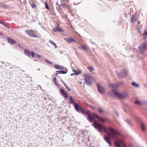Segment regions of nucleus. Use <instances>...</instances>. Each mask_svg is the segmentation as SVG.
I'll use <instances>...</instances> for the list:
<instances>
[{"label":"nucleus","instance_id":"nucleus-52","mask_svg":"<svg viewBox=\"0 0 147 147\" xmlns=\"http://www.w3.org/2000/svg\"><path fill=\"white\" fill-rule=\"evenodd\" d=\"M38 86L40 87V88L42 89V87L40 85H38Z\"/></svg>","mask_w":147,"mask_h":147},{"label":"nucleus","instance_id":"nucleus-15","mask_svg":"<svg viewBox=\"0 0 147 147\" xmlns=\"http://www.w3.org/2000/svg\"><path fill=\"white\" fill-rule=\"evenodd\" d=\"M104 139L110 146H112V144L111 142L110 139L107 136H104Z\"/></svg>","mask_w":147,"mask_h":147},{"label":"nucleus","instance_id":"nucleus-18","mask_svg":"<svg viewBox=\"0 0 147 147\" xmlns=\"http://www.w3.org/2000/svg\"><path fill=\"white\" fill-rule=\"evenodd\" d=\"M78 48L81 50H83L86 51H88L89 48L85 45H80L78 47Z\"/></svg>","mask_w":147,"mask_h":147},{"label":"nucleus","instance_id":"nucleus-7","mask_svg":"<svg viewBox=\"0 0 147 147\" xmlns=\"http://www.w3.org/2000/svg\"><path fill=\"white\" fill-rule=\"evenodd\" d=\"M84 84H86L87 86H91L92 83V79L90 75L85 74Z\"/></svg>","mask_w":147,"mask_h":147},{"label":"nucleus","instance_id":"nucleus-9","mask_svg":"<svg viewBox=\"0 0 147 147\" xmlns=\"http://www.w3.org/2000/svg\"><path fill=\"white\" fill-rule=\"evenodd\" d=\"M25 33L29 36L34 38H38V36L34 32V31L32 30H26L25 32Z\"/></svg>","mask_w":147,"mask_h":147},{"label":"nucleus","instance_id":"nucleus-17","mask_svg":"<svg viewBox=\"0 0 147 147\" xmlns=\"http://www.w3.org/2000/svg\"><path fill=\"white\" fill-rule=\"evenodd\" d=\"M69 99L70 101L69 102L72 104L74 106L75 105V104L77 103L76 102L75 100L72 98V96H71L69 97Z\"/></svg>","mask_w":147,"mask_h":147},{"label":"nucleus","instance_id":"nucleus-36","mask_svg":"<svg viewBox=\"0 0 147 147\" xmlns=\"http://www.w3.org/2000/svg\"><path fill=\"white\" fill-rule=\"evenodd\" d=\"M3 25L4 26H5L7 28H9V26L8 25H7L6 23L4 22L3 23Z\"/></svg>","mask_w":147,"mask_h":147},{"label":"nucleus","instance_id":"nucleus-45","mask_svg":"<svg viewBox=\"0 0 147 147\" xmlns=\"http://www.w3.org/2000/svg\"><path fill=\"white\" fill-rule=\"evenodd\" d=\"M36 55L37 57H38L41 58L42 57L40 55H39L38 54H36Z\"/></svg>","mask_w":147,"mask_h":147},{"label":"nucleus","instance_id":"nucleus-46","mask_svg":"<svg viewBox=\"0 0 147 147\" xmlns=\"http://www.w3.org/2000/svg\"><path fill=\"white\" fill-rule=\"evenodd\" d=\"M61 81L63 83V84L64 85H65V84H66V83L63 81L61 79Z\"/></svg>","mask_w":147,"mask_h":147},{"label":"nucleus","instance_id":"nucleus-25","mask_svg":"<svg viewBox=\"0 0 147 147\" xmlns=\"http://www.w3.org/2000/svg\"><path fill=\"white\" fill-rule=\"evenodd\" d=\"M136 20V16L135 15H132L131 17L130 22L131 23H133Z\"/></svg>","mask_w":147,"mask_h":147},{"label":"nucleus","instance_id":"nucleus-13","mask_svg":"<svg viewBox=\"0 0 147 147\" xmlns=\"http://www.w3.org/2000/svg\"><path fill=\"white\" fill-rule=\"evenodd\" d=\"M57 73L58 74H67L68 72V69L66 67L64 69L60 70L59 71H56Z\"/></svg>","mask_w":147,"mask_h":147},{"label":"nucleus","instance_id":"nucleus-23","mask_svg":"<svg viewBox=\"0 0 147 147\" xmlns=\"http://www.w3.org/2000/svg\"><path fill=\"white\" fill-rule=\"evenodd\" d=\"M109 129H110L111 132L112 134L114 135H115L117 134V132L115 129L112 127H109Z\"/></svg>","mask_w":147,"mask_h":147},{"label":"nucleus","instance_id":"nucleus-62","mask_svg":"<svg viewBox=\"0 0 147 147\" xmlns=\"http://www.w3.org/2000/svg\"><path fill=\"white\" fill-rule=\"evenodd\" d=\"M57 77H58V78H60V77H59V76H57Z\"/></svg>","mask_w":147,"mask_h":147},{"label":"nucleus","instance_id":"nucleus-42","mask_svg":"<svg viewBox=\"0 0 147 147\" xmlns=\"http://www.w3.org/2000/svg\"><path fill=\"white\" fill-rule=\"evenodd\" d=\"M57 81V79L56 77H55L53 78V82H56Z\"/></svg>","mask_w":147,"mask_h":147},{"label":"nucleus","instance_id":"nucleus-37","mask_svg":"<svg viewBox=\"0 0 147 147\" xmlns=\"http://www.w3.org/2000/svg\"><path fill=\"white\" fill-rule=\"evenodd\" d=\"M45 61L46 62L48 63H49L50 64H53V63L52 62L49 61V60H48L47 59H45Z\"/></svg>","mask_w":147,"mask_h":147},{"label":"nucleus","instance_id":"nucleus-40","mask_svg":"<svg viewBox=\"0 0 147 147\" xmlns=\"http://www.w3.org/2000/svg\"><path fill=\"white\" fill-rule=\"evenodd\" d=\"M54 83L58 87H60V85H59V84H58L57 83V81L56 82H54Z\"/></svg>","mask_w":147,"mask_h":147},{"label":"nucleus","instance_id":"nucleus-55","mask_svg":"<svg viewBox=\"0 0 147 147\" xmlns=\"http://www.w3.org/2000/svg\"><path fill=\"white\" fill-rule=\"evenodd\" d=\"M34 61H38V60H36V59H35V60H34Z\"/></svg>","mask_w":147,"mask_h":147},{"label":"nucleus","instance_id":"nucleus-22","mask_svg":"<svg viewBox=\"0 0 147 147\" xmlns=\"http://www.w3.org/2000/svg\"><path fill=\"white\" fill-rule=\"evenodd\" d=\"M24 54L29 57L31 56V51H30L28 49H26L24 51Z\"/></svg>","mask_w":147,"mask_h":147},{"label":"nucleus","instance_id":"nucleus-48","mask_svg":"<svg viewBox=\"0 0 147 147\" xmlns=\"http://www.w3.org/2000/svg\"><path fill=\"white\" fill-rule=\"evenodd\" d=\"M115 114L118 117H119V113H118L117 112H116Z\"/></svg>","mask_w":147,"mask_h":147},{"label":"nucleus","instance_id":"nucleus-10","mask_svg":"<svg viewBox=\"0 0 147 147\" xmlns=\"http://www.w3.org/2000/svg\"><path fill=\"white\" fill-rule=\"evenodd\" d=\"M96 86L98 91L100 93L103 94L105 93V91L104 88L99 83H98Z\"/></svg>","mask_w":147,"mask_h":147},{"label":"nucleus","instance_id":"nucleus-6","mask_svg":"<svg viewBox=\"0 0 147 147\" xmlns=\"http://www.w3.org/2000/svg\"><path fill=\"white\" fill-rule=\"evenodd\" d=\"M117 75L118 78H120L121 79L125 78L127 76L128 71L127 69H123L120 72L116 71Z\"/></svg>","mask_w":147,"mask_h":147},{"label":"nucleus","instance_id":"nucleus-60","mask_svg":"<svg viewBox=\"0 0 147 147\" xmlns=\"http://www.w3.org/2000/svg\"><path fill=\"white\" fill-rule=\"evenodd\" d=\"M92 43H93V44L94 45H95V43H94V42H92Z\"/></svg>","mask_w":147,"mask_h":147},{"label":"nucleus","instance_id":"nucleus-4","mask_svg":"<svg viewBox=\"0 0 147 147\" xmlns=\"http://www.w3.org/2000/svg\"><path fill=\"white\" fill-rule=\"evenodd\" d=\"M74 107L75 111L78 113H81L84 115L90 114L89 113L87 112V110H86L83 106L78 103L75 104Z\"/></svg>","mask_w":147,"mask_h":147},{"label":"nucleus","instance_id":"nucleus-54","mask_svg":"<svg viewBox=\"0 0 147 147\" xmlns=\"http://www.w3.org/2000/svg\"><path fill=\"white\" fill-rule=\"evenodd\" d=\"M0 35H3V33H1V32H0Z\"/></svg>","mask_w":147,"mask_h":147},{"label":"nucleus","instance_id":"nucleus-38","mask_svg":"<svg viewBox=\"0 0 147 147\" xmlns=\"http://www.w3.org/2000/svg\"><path fill=\"white\" fill-rule=\"evenodd\" d=\"M31 5L33 8H35L36 6V4L34 3H33L32 4H31Z\"/></svg>","mask_w":147,"mask_h":147},{"label":"nucleus","instance_id":"nucleus-61","mask_svg":"<svg viewBox=\"0 0 147 147\" xmlns=\"http://www.w3.org/2000/svg\"><path fill=\"white\" fill-rule=\"evenodd\" d=\"M124 110L126 112H127V111L125 109H124Z\"/></svg>","mask_w":147,"mask_h":147},{"label":"nucleus","instance_id":"nucleus-57","mask_svg":"<svg viewBox=\"0 0 147 147\" xmlns=\"http://www.w3.org/2000/svg\"><path fill=\"white\" fill-rule=\"evenodd\" d=\"M38 70L39 71H40V68H38Z\"/></svg>","mask_w":147,"mask_h":147},{"label":"nucleus","instance_id":"nucleus-43","mask_svg":"<svg viewBox=\"0 0 147 147\" xmlns=\"http://www.w3.org/2000/svg\"><path fill=\"white\" fill-rule=\"evenodd\" d=\"M59 24L58 23H56L55 24V26H56V27H58L59 28Z\"/></svg>","mask_w":147,"mask_h":147},{"label":"nucleus","instance_id":"nucleus-24","mask_svg":"<svg viewBox=\"0 0 147 147\" xmlns=\"http://www.w3.org/2000/svg\"><path fill=\"white\" fill-rule=\"evenodd\" d=\"M132 85L135 87H136V88H139L140 87V85L139 84L135 82H133L131 83Z\"/></svg>","mask_w":147,"mask_h":147},{"label":"nucleus","instance_id":"nucleus-8","mask_svg":"<svg viewBox=\"0 0 147 147\" xmlns=\"http://www.w3.org/2000/svg\"><path fill=\"white\" fill-rule=\"evenodd\" d=\"M139 52L141 54H143L144 51L147 50V43H144L140 44L138 47Z\"/></svg>","mask_w":147,"mask_h":147},{"label":"nucleus","instance_id":"nucleus-34","mask_svg":"<svg viewBox=\"0 0 147 147\" xmlns=\"http://www.w3.org/2000/svg\"><path fill=\"white\" fill-rule=\"evenodd\" d=\"M64 86L68 91H71V89L69 88V86L66 84H65V85Z\"/></svg>","mask_w":147,"mask_h":147},{"label":"nucleus","instance_id":"nucleus-53","mask_svg":"<svg viewBox=\"0 0 147 147\" xmlns=\"http://www.w3.org/2000/svg\"><path fill=\"white\" fill-rule=\"evenodd\" d=\"M56 5H58V1H57V2L56 3Z\"/></svg>","mask_w":147,"mask_h":147},{"label":"nucleus","instance_id":"nucleus-58","mask_svg":"<svg viewBox=\"0 0 147 147\" xmlns=\"http://www.w3.org/2000/svg\"><path fill=\"white\" fill-rule=\"evenodd\" d=\"M79 82L80 84H82V82Z\"/></svg>","mask_w":147,"mask_h":147},{"label":"nucleus","instance_id":"nucleus-19","mask_svg":"<svg viewBox=\"0 0 147 147\" xmlns=\"http://www.w3.org/2000/svg\"><path fill=\"white\" fill-rule=\"evenodd\" d=\"M54 67L57 69H64L65 68L64 66L59 65L58 64H55L54 65Z\"/></svg>","mask_w":147,"mask_h":147},{"label":"nucleus","instance_id":"nucleus-41","mask_svg":"<svg viewBox=\"0 0 147 147\" xmlns=\"http://www.w3.org/2000/svg\"><path fill=\"white\" fill-rule=\"evenodd\" d=\"M54 83L58 87H60V85H59V84H58L57 83V81L56 82H54Z\"/></svg>","mask_w":147,"mask_h":147},{"label":"nucleus","instance_id":"nucleus-3","mask_svg":"<svg viewBox=\"0 0 147 147\" xmlns=\"http://www.w3.org/2000/svg\"><path fill=\"white\" fill-rule=\"evenodd\" d=\"M108 94L113 97H115V96H116L120 99H123L126 98L128 95L125 92L120 93L118 92V91L115 92L109 91L108 92Z\"/></svg>","mask_w":147,"mask_h":147},{"label":"nucleus","instance_id":"nucleus-5","mask_svg":"<svg viewBox=\"0 0 147 147\" xmlns=\"http://www.w3.org/2000/svg\"><path fill=\"white\" fill-rule=\"evenodd\" d=\"M123 84V82H118L117 84H115L112 83H111L108 84L109 86L112 88V91H115L116 92L117 91V88L119 86H121Z\"/></svg>","mask_w":147,"mask_h":147},{"label":"nucleus","instance_id":"nucleus-28","mask_svg":"<svg viewBox=\"0 0 147 147\" xmlns=\"http://www.w3.org/2000/svg\"><path fill=\"white\" fill-rule=\"evenodd\" d=\"M125 121H126L127 122V123L129 124L130 125L132 126H133V125L132 122V121L130 119H126L125 120Z\"/></svg>","mask_w":147,"mask_h":147},{"label":"nucleus","instance_id":"nucleus-20","mask_svg":"<svg viewBox=\"0 0 147 147\" xmlns=\"http://www.w3.org/2000/svg\"><path fill=\"white\" fill-rule=\"evenodd\" d=\"M7 42L9 43L12 45H14L16 43V41L13 39L9 38H7Z\"/></svg>","mask_w":147,"mask_h":147},{"label":"nucleus","instance_id":"nucleus-2","mask_svg":"<svg viewBox=\"0 0 147 147\" xmlns=\"http://www.w3.org/2000/svg\"><path fill=\"white\" fill-rule=\"evenodd\" d=\"M92 125L99 132L101 133L102 131L103 130L105 132L107 133L109 136L113 137H114L108 131L106 127L102 125L98 121H95Z\"/></svg>","mask_w":147,"mask_h":147},{"label":"nucleus","instance_id":"nucleus-47","mask_svg":"<svg viewBox=\"0 0 147 147\" xmlns=\"http://www.w3.org/2000/svg\"><path fill=\"white\" fill-rule=\"evenodd\" d=\"M3 22H4L3 21H2V20H0V24H3Z\"/></svg>","mask_w":147,"mask_h":147},{"label":"nucleus","instance_id":"nucleus-63","mask_svg":"<svg viewBox=\"0 0 147 147\" xmlns=\"http://www.w3.org/2000/svg\"><path fill=\"white\" fill-rule=\"evenodd\" d=\"M90 107H91V106H90Z\"/></svg>","mask_w":147,"mask_h":147},{"label":"nucleus","instance_id":"nucleus-21","mask_svg":"<svg viewBox=\"0 0 147 147\" xmlns=\"http://www.w3.org/2000/svg\"><path fill=\"white\" fill-rule=\"evenodd\" d=\"M53 30L54 32H64V30L63 29H61L60 28L58 27H56L53 28Z\"/></svg>","mask_w":147,"mask_h":147},{"label":"nucleus","instance_id":"nucleus-56","mask_svg":"<svg viewBox=\"0 0 147 147\" xmlns=\"http://www.w3.org/2000/svg\"><path fill=\"white\" fill-rule=\"evenodd\" d=\"M57 74H57H57H55V76H58Z\"/></svg>","mask_w":147,"mask_h":147},{"label":"nucleus","instance_id":"nucleus-30","mask_svg":"<svg viewBox=\"0 0 147 147\" xmlns=\"http://www.w3.org/2000/svg\"><path fill=\"white\" fill-rule=\"evenodd\" d=\"M82 71L80 69H78L76 70V72H75V75H78L80 74H81Z\"/></svg>","mask_w":147,"mask_h":147},{"label":"nucleus","instance_id":"nucleus-27","mask_svg":"<svg viewBox=\"0 0 147 147\" xmlns=\"http://www.w3.org/2000/svg\"><path fill=\"white\" fill-rule=\"evenodd\" d=\"M87 69H89L90 72H92L94 70V68L92 66H89L87 67Z\"/></svg>","mask_w":147,"mask_h":147},{"label":"nucleus","instance_id":"nucleus-16","mask_svg":"<svg viewBox=\"0 0 147 147\" xmlns=\"http://www.w3.org/2000/svg\"><path fill=\"white\" fill-rule=\"evenodd\" d=\"M64 39L69 43H70L72 42H76V40L71 37L65 38Z\"/></svg>","mask_w":147,"mask_h":147},{"label":"nucleus","instance_id":"nucleus-29","mask_svg":"<svg viewBox=\"0 0 147 147\" xmlns=\"http://www.w3.org/2000/svg\"><path fill=\"white\" fill-rule=\"evenodd\" d=\"M0 6L2 7H4L5 8H7L8 7V5L5 4L3 3H0Z\"/></svg>","mask_w":147,"mask_h":147},{"label":"nucleus","instance_id":"nucleus-32","mask_svg":"<svg viewBox=\"0 0 147 147\" xmlns=\"http://www.w3.org/2000/svg\"><path fill=\"white\" fill-rule=\"evenodd\" d=\"M49 42L53 45H54L55 47V48H57V45L56 43H55L54 42H53L51 40H50Z\"/></svg>","mask_w":147,"mask_h":147},{"label":"nucleus","instance_id":"nucleus-31","mask_svg":"<svg viewBox=\"0 0 147 147\" xmlns=\"http://www.w3.org/2000/svg\"><path fill=\"white\" fill-rule=\"evenodd\" d=\"M44 3L45 5V8L48 10H50V8L47 3L46 2H45Z\"/></svg>","mask_w":147,"mask_h":147},{"label":"nucleus","instance_id":"nucleus-49","mask_svg":"<svg viewBox=\"0 0 147 147\" xmlns=\"http://www.w3.org/2000/svg\"><path fill=\"white\" fill-rule=\"evenodd\" d=\"M137 30H138V32H140V28L139 27L137 28Z\"/></svg>","mask_w":147,"mask_h":147},{"label":"nucleus","instance_id":"nucleus-14","mask_svg":"<svg viewBox=\"0 0 147 147\" xmlns=\"http://www.w3.org/2000/svg\"><path fill=\"white\" fill-rule=\"evenodd\" d=\"M137 119L140 122V127L142 131L143 132H144L146 130L145 125L144 123L140 120L139 118H137Z\"/></svg>","mask_w":147,"mask_h":147},{"label":"nucleus","instance_id":"nucleus-59","mask_svg":"<svg viewBox=\"0 0 147 147\" xmlns=\"http://www.w3.org/2000/svg\"><path fill=\"white\" fill-rule=\"evenodd\" d=\"M39 24L40 25H41V24L40 23V22H39Z\"/></svg>","mask_w":147,"mask_h":147},{"label":"nucleus","instance_id":"nucleus-12","mask_svg":"<svg viewBox=\"0 0 147 147\" xmlns=\"http://www.w3.org/2000/svg\"><path fill=\"white\" fill-rule=\"evenodd\" d=\"M135 104L136 105L140 106H147V101H146L142 102L139 100H137L135 102Z\"/></svg>","mask_w":147,"mask_h":147},{"label":"nucleus","instance_id":"nucleus-50","mask_svg":"<svg viewBox=\"0 0 147 147\" xmlns=\"http://www.w3.org/2000/svg\"><path fill=\"white\" fill-rule=\"evenodd\" d=\"M75 75V73H72L71 74V76H72L74 75Z\"/></svg>","mask_w":147,"mask_h":147},{"label":"nucleus","instance_id":"nucleus-11","mask_svg":"<svg viewBox=\"0 0 147 147\" xmlns=\"http://www.w3.org/2000/svg\"><path fill=\"white\" fill-rule=\"evenodd\" d=\"M59 93L65 99H67L68 97V93L64 89L61 88L59 89Z\"/></svg>","mask_w":147,"mask_h":147},{"label":"nucleus","instance_id":"nucleus-33","mask_svg":"<svg viewBox=\"0 0 147 147\" xmlns=\"http://www.w3.org/2000/svg\"><path fill=\"white\" fill-rule=\"evenodd\" d=\"M115 144L117 147H120L121 145L119 142L118 141H116L115 142Z\"/></svg>","mask_w":147,"mask_h":147},{"label":"nucleus","instance_id":"nucleus-39","mask_svg":"<svg viewBox=\"0 0 147 147\" xmlns=\"http://www.w3.org/2000/svg\"><path fill=\"white\" fill-rule=\"evenodd\" d=\"M143 35L144 36H147V30H144Z\"/></svg>","mask_w":147,"mask_h":147},{"label":"nucleus","instance_id":"nucleus-1","mask_svg":"<svg viewBox=\"0 0 147 147\" xmlns=\"http://www.w3.org/2000/svg\"><path fill=\"white\" fill-rule=\"evenodd\" d=\"M87 112L90 114L89 115H88L87 117V119L90 122H94V123L95 121H97L95 120L94 117H96L103 122H106L108 123L109 122V120L105 117L100 116L98 114L95 113H92V115L94 116L93 117L91 115V112L87 110Z\"/></svg>","mask_w":147,"mask_h":147},{"label":"nucleus","instance_id":"nucleus-51","mask_svg":"<svg viewBox=\"0 0 147 147\" xmlns=\"http://www.w3.org/2000/svg\"><path fill=\"white\" fill-rule=\"evenodd\" d=\"M76 70H75V69H73L72 70V71L74 72V73H75V72H76Z\"/></svg>","mask_w":147,"mask_h":147},{"label":"nucleus","instance_id":"nucleus-26","mask_svg":"<svg viewBox=\"0 0 147 147\" xmlns=\"http://www.w3.org/2000/svg\"><path fill=\"white\" fill-rule=\"evenodd\" d=\"M98 111L99 114L104 113H105V111L102 109L100 108H99L97 109Z\"/></svg>","mask_w":147,"mask_h":147},{"label":"nucleus","instance_id":"nucleus-44","mask_svg":"<svg viewBox=\"0 0 147 147\" xmlns=\"http://www.w3.org/2000/svg\"><path fill=\"white\" fill-rule=\"evenodd\" d=\"M59 7H61V6H62L63 8H64V5L62 3H61V4L59 5Z\"/></svg>","mask_w":147,"mask_h":147},{"label":"nucleus","instance_id":"nucleus-35","mask_svg":"<svg viewBox=\"0 0 147 147\" xmlns=\"http://www.w3.org/2000/svg\"><path fill=\"white\" fill-rule=\"evenodd\" d=\"M36 54L34 53V52L32 51H31V55L32 57H35Z\"/></svg>","mask_w":147,"mask_h":147}]
</instances>
